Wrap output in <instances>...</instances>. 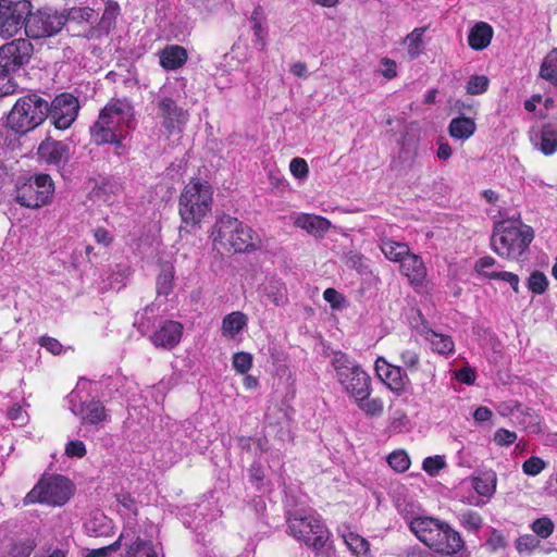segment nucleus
<instances>
[{"instance_id": "nucleus-4", "label": "nucleus", "mask_w": 557, "mask_h": 557, "mask_svg": "<svg viewBox=\"0 0 557 557\" xmlns=\"http://www.w3.org/2000/svg\"><path fill=\"white\" fill-rule=\"evenodd\" d=\"M409 528L420 542L437 554L451 556L465 546L460 533L437 519L416 517L410 520Z\"/></svg>"}, {"instance_id": "nucleus-21", "label": "nucleus", "mask_w": 557, "mask_h": 557, "mask_svg": "<svg viewBox=\"0 0 557 557\" xmlns=\"http://www.w3.org/2000/svg\"><path fill=\"white\" fill-rule=\"evenodd\" d=\"M290 220L296 227L305 230L308 234L320 238L323 237L332 226L331 221L326 218L311 213H294Z\"/></svg>"}, {"instance_id": "nucleus-18", "label": "nucleus", "mask_w": 557, "mask_h": 557, "mask_svg": "<svg viewBox=\"0 0 557 557\" xmlns=\"http://www.w3.org/2000/svg\"><path fill=\"white\" fill-rule=\"evenodd\" d=\"M377 376L394 392L405 391L408 376L399 366H393L385 358L379 357L374 366Z\"/></svg>"}, {"instance_id": "nucleus-32", "label": "nucleus", "mask_w": 557, "mask_h": 557, "mask_svg": "<svg viewBox=\"0 0 557 557\" xmlns=\"http://www.w3.org/2000/svg\"><path fill=\"white\" fill-rule=\"evenodd\" d=\"M380 247L384 256L394 262H400L410 252L407 244L389 238H383Z\"/></svg>"}, {"instance_id": "nucleus-42", "label": "nucleus", "mask_w": 557, "mask_h": 557, "mask_svg": "<svg viewBox=\"0 0 557 557\" xmlns=\"http://www.w3.org/2000/svg\"><path fill=\"white\" fill-rule=\"evenodd\" d=\"M531 529L536 536L547 539L553 534L555 524L550 518L544 516L534 520L531 524Z\"/></svg>"}, {"instance_id": "nucleus-43", "label": "nucleus", "mask_w": 557, "mask_h": 557, "mask_svg": "<svg viewBox=\"0 0 557 557\" xmlns=\"http://www.w3.org/2000/svg\"><path fill=\"white\" fill-rule=\"evenodd\" d=\"M65 12V18L67 21L74 22H90L94 20L96 13L95 10L89 7L78 8L74 7L69 9Z\"/></svg>"}, {"instance_id": "nucleus-28", "label": "nucleus", "mask_w": 557, "mask_h": 557, "mask_svg": "<svg viewBox=\"0 0 557 557\" xmlns=\"http://www.w3.org/2000/svg\"><path fill=\"white\" fill-rule=\"evenodd\" d=\"M476 131V124L473 119L465 115L453 119L448 125L450 137L465 141L469 139Z\"/></svg>"}, {"instance_id": "nucleus-48", "label": "nucleus", "mask_w": 557, "mask_h": 557, "mask_svg": "<svg viewBox=\"0 0 557 557\" xmlns=\"http://www.w3.org/2000/svg\"><path fill=\"white\" fill-rule=\"evenodd\" d=\"M86 445L81 440H71L65 444L64 455L69 458L82 459L86 456Z\"/></svg>"}, {"instance_id": "nucleus-29", "label": "nucleus", "mask_w": 557, "mask_h": 557, "mask_svg": "<svg viewBox=\"0 0 557 557\" xmlns=\"http://www.w3.org/2000/svg\"><path fill=\"white\" fill-rule=\"evenodd\" d=\"M85 530L91 536H108L112 530V520L100 511L94 512L85 523Z\"/></svg>"}, {"instance_id": "nucleus-19", "label": "nucleus", "mask_w": 557, "mask_h": 557, "mask_svg": "<svg viewBox=\"0 0 557 557\" xmlns=\"http://www.w3.org/2000/svg\"><path fill=\"white\" fill-rule=\"evenodd\" d=\"M182 333V324L169 320L164 321L159 329L150 335V341L156 347L172 349L180 343Z\"/></svg>"}, {"instance_id": "nucleus-35", "label": "nucleus", "mask_w": 557, "mask_h": 557, "mask_svg": "<svg viewBox=\"0 0 557 557\" xmlns=\"http://www.w3.org/2000/svg\"><path fill=\"white\" fill-rule=\"evenodd\" d=\"M540 76L557 86V48H554L543 60Z\"/></svg>"}, {"instance_id": "nucleus-2", "label": "nucleus", "mask_w": 557, "mask_h": 557, "mask_svg": "<svg viewBox=\"0 0 557 557\" xmlns=\"http://www.w3.org/2000/svg\"><path fill=\"white\" fill-rule=\"evenodd\" d=\"M533 239V228L520 219H503L494 223L490 245L502 259L522 261Z\"/></svg>"}, {"instance_id": "nucleus-25", "label": "nucleus", "mask_w": 557, "mask_h": 557, "mask_svg": "<svg viewBox=\"0 0 557 557\" xmlns=\"http://www.w3.org/2000/svg\"><path fill=\"white\" fill-rule=\"evenodd\" d=\"M509 414L511 421L521 429L529 433L540 432L539 417L532 409L524 407L521 404H516L510 408Z\"/></svg>"}, {"instance_id": "nucleus-30", "label": "nucleus", "mask_w": 557, "mask_h": 557, "mask_svg": "<svg viewBox=\"0 0 557 557\" xmlns=\"http://www.w3.org/2000/svg\"><path fill=\"white\" fill-rule=\"evenodd\" d=\"M247 315L240 311H234L225 315L222 320V334L224 336H236L246 325Z\"/></svg>"}, {"instance_id": "nucleus-39", "label": "nucleus", "mask_w": 557, "mask_h": 557, "mask_svg": "<svg viewBox=\"0 0 557 557\" xmlns=\"http://www.w3.org/2000/svg\"><path fill=\"white\" fill-rule=\"evenodd\" d=\"M174 282V268L172 264H165L162 267L157 277V292L159 295L168 296Z\"/></svg>"}, {"instance_id": "nucleus-47", "label": "nucleus", "mask_w": 557, "mask_h": 557, "mask_svg": "<svg viewBox=\"0 0 557 557\" xmlns=\"http://www.w3.org/2000/svg\"><path fill=\"white\" fill-rule=\"evenodd\" d=\"M36 547V543L32 539L21 540L13 544L10 555L11 557H29Z\"/></svg>"}, {"instance_id": "nucleus-44", "label": "nucleus", "mask_w": 557, "mask_h": 557, "mask_svg": "<svg viewBox=\"0 0 557 557\" xmlns=\"http://www.w3.org/2000/svg\"><path fill=\"white\" fill-rule=\"evenodd\" d=\"M387 462L397 472H405L410 467V458L405 450H395L389 454Z\"/></svg>"}, {"instance_id": "nucleus-9", "label": "nucleus", "mask_w": 557, "mask_h": 557, "mask_svg": "<svg viewBox=\"0 0 557 557\" xmlns=\"http://www.w3.org/2000/svg\"><path fill=\"white\" fill-rule=\"evenodd\" d=\"M91 382L81 379L76 387L69 394V409L81 420L82 425H90L99 430L108 422L110 414L101 400L97 398L85 399L83 393L88 391Z\"/></svg>"}, {"instance_id": "nucleus-12", "label": "nucleus", "mask_w": 557, "mask_h": 557, "mask_svg": "<svg viewBox=\"0 0 557 557\" xmlns=\"http://www.w3.org/2000/svg\"><path fill=\"white\" fill-rule=\"evenodd\" d=\"M66 24L65 12L52 8H41L29 13L24 30L28 38L41 39L58 34Z\"/></svg>"}, {"instance_id": "nucleus-37", "label": "nucleus", "mask_w": 557, "mask_h": 557, "mask_svg": "<svg viewBox=\"0 0 557 557\" xmlns=\"http://www.w3.org/2000/svg\"><path fill=\"white\" fill-rule=\"evenodd\" d=\"M457 518L461 527L468 532L479 533L483 527L482 516L474 510H462L458 513Z\"/></svg>"}, {"instance_id": "nucleus-34", "label": "nucleus", "mask_w": 557, "mask_h": 557, "mask_svg": "<svg viewBox=\"0 0 557 557\" xmlns=\"http://www.w3.org/2000/svg\"><path fill=\"white\" fill-rule=\"evenodd\" d=\"M498 262L491 256H484L479 258L474 263V271L482 277L488 280L498 278L500 270Z\"/></svg>"}, {"instance_id": "nucleus-46", "label": "nucleus", "mask_w": 557, "mask_h": 557, "mask_svg": "<svg viewBox=\"0 0 557 557\" xmlns=\"http://www.w3.org/2000/svg\"><path fill=\"white\" fill-rule=\"evenodd\" d=\"M232 364L239 374H246L252 367V356L245 351L236 352L233 356Z\"/></svg>"}, {"instance_id": "nucleus-15", "label": "nucleus", "mask_w": 557, "mask_h": 557, "mask_svg": "<svg viewBox=\"0 0 557 557\" xmlns=\"http://www.w3.org/2000/svg\"><path fill=\"white\" fill-rule=\"evenodd\" d=\"M48 117L58 129H67L76 120L79 111V102L72 94L63 92L48 102Z\"/></svg>"}, {"instance_id": "nucleus-13", "label": "nucleus", "mask_w": 557, "mask_h": 557, "mask_svg": "<svg viewBox=\"0 0 557 557\" xmlns=\"http://www.w3.org/2000/svg\"><path fill=\"white\" fill-rule=\"evenodd\" d=\"M32 3L28 0H0V37L9 39L24 27Z\"/></svg>"}, {"instance_id": "nucleus-20", "label": "nucleus", "mask_w": 557, "mask_h": 557, "mask_svg": "<svg viewBox=\"0 0 557 557\" xmlns=\"http://www.w3.org/2000/svg\"><path fill=\"white\" fill-rule=\"evenodd\" d=\"M120 541H124L127 557H158V554L150 541L141 540L135 528H127L120 534Z\"/></svg>"}, {"instance_id": "nucleus-45", "label": "nucleus", "mask_w": 557, "mask_h": 557, "mask_svg": "<svg viewBox=\"0 0 557 557\" xmlns=\"http://www.w3.org/2000/svg\"><path fill=\"white\" fill-rule=\"evenodd\" d=\"M488 84L485 75H473L469 78L466 89L469 95H481L487 90Z\"/></svg>"}, {"instance_id": "nucleus-14", "label": "nucleus", "mask_w": 557, "mask_h": 557, "mask_svg": "<svg viewBox=\"0 0 557 557\" xmlns=\"http://www.w3.org/2000/svg\"><path fill=\"white\" fill-rule=\"evenodd\" d=\"M33 46L27 39L18 38L0 47V73L10 79V75L28 63Z\"/></svg>"}, {"instance_id": "nucleus-53", "label": "nucleus", "mask_w": 557, "mask_h": 557, "mask_svg": "<svg viewBox=\"0 0 557 557\" xmlns=\"http://www.w3.org/2000/svg\"><path fill=\"white\" fill-rule=\"evenodd\" d=\"M8 417L18 426L25 425L28 421V414L20 404H14L8 409Z\"/></svg>"}, {"instance_id": "nucleus-59", "label": "nucleus", "mask_w": 557, "mask_h": 557, "mask_svg": "<svg viewBox=\"0 0 557 557\" xmlns=\"http://www.w3.org/2000/svg\"><path fill=\"white\" fill-rule=\"evenodd\" d=\"M381 74L387 78V79H392L394 77L397 76V65H396V62L392 59H388V58H383L381 60Z\"/></svg>"}, {"instance_id": "nucleus-11", "label": "nucleus", "mask_w": 557, "mask_h": 557, "mask_svg": "<svg viewBox=\"0 0 557 557\" xmlns=\"http://www.w3.org/2000/svg\"><path fill=\"white\" fill-rule=\"evenodd\" d=\"M53 193V183L48 174H38L25 181H18L14 190V200L22 207L38 209L48 203Z\"/></svg>"}, {"instance_id": "nucleus-16", "label": "nucleus", "mask_w": 557, "mask_h": 557, "mask_svg": "<svg viewBox=\"0 0 557 557\" xmlns=\"http://www.w3.org/2000/svg\"><path fill=\"white\" fill-rule=\"evenodd\" d=\"M158 109L162 119V127L168 135L178 134L188 122L189 113L178 107L170 97H162L158 100Z\"/></svg>"}, {"instance_id": "nucleus-40", "label": "nucleus", "mask_w": 557, "mask_h": 557, "mask_svg": "<svg viewBox=\"0 0 557 557\" xmlns=\"http://www.w3.org/2000/svg\"><path fill=\"white\" fill-rule=\"evenodd\" d=\"M358 408L367 416L379 417L384 410V401L380 397L363 398L362 400H355Z\"/></svg>"}, {"instance_id": "nucleus-31", "label": "nucleus", "mask_w": 557, "mask_h": 557, "mask_svg": "<svg viewBox=\"0 0 557 557\" xmlns=\"http://www.w3.org/2000/svg\"><path fill=\"white\" fill-rule=\"evenodd\" d=\"M342 537L348 549L356 557H371L370 544L366 539L351 531L344 532Z\"/></svg>"}, {"instance_id": "nucleus-7", "label": "nucleus", "mask_w": 557, "mask_h": 557, "mask_svg": "<svg viewBox=\"0 0 557 557\" xmlns=\"http://www.w3.org/2000/svg\"><path fill=\"white\" fill-rule=\"evenodd\" d=\"M331 364L338 383L348 396L355 400H362L371 395V377L356 360L342 351H334Z\"/></svg>"}, {"instance_id": "nucleus-58", "label": "nucleus", "mask_w": 557, "mask_h": 557, "mask_svg": "<svg viewBox=\"0 0 557 557\" xmlns=\"http://www.w3.org/2000/svg\"><path fill=\"white\" fill-rule=\"evenodd\" d=\"M258 14H259L258 9H256L252 12L250 21L252 23V30H253L255 37L258 41H260L262 44V48H263L265 46L264 38L267 35V32H265V28L263 27L262 23L260 22Z\"/></svg>"}, {"instance_id": "nucleus-41", "label": "nucleus", "mask_w": 557, "mask_h": 557, "mask_svg": "<svg viewBox=\"0 0 557 557\" xmlns=\"http://www.w3.org/2000/svg\"><path fill=\"white\" fill-rule=\"evenodd\" d=\"M425 32V28H414L409 35L406 36L405 42L408 46L409 55L414 59L422 52L423 49V40L422 36Z\"/></svg>"}, {"instance_id": "nucleus-23", "label": "nucleus", "mask_w": 557, "mask_h": 557, "mask_svg": "<svg viewBox=\"0 0 557 557\" xmlns=\"http://www.w3.org/2000/svg\"><path fill=\"white\" fill-rule=\"evenodd\" d=\"M119 14L120 5L114 1H108L98 25L96 27H91L86 33L85 37L92 39L108 35L110 30L115 26Z\"/></svg>"}, {"instance_id": "nucleus-6", "label": "nucleus", "mask_w": 557, "mask_h": 557, "mask_svg": "<svg viewBox=\"0 0 557 557\" xmlns=\"http://www.w3.org/2000/svg\"><path fill=\"white\" fill-rule=\"evenodd\" d=\"M213 202L211 185L201 180H191L183 188L178 198V213L186 226H199L210 213Z\"/></svg>"}, {"instance_id": "nucleus-1", "label": "nucleus", "mask_w": 557, "mask_h": 557, "mask_svg": "<svg viewBox=\"0 0 557 557\" xmlns=\"http://www.w3.org/2000/svg\"><path fill=\"white\" fill-rule=\"evenodd\" d=\"M136 125L135 109L127 98H112L99 112L90 126V137L96 145L111 144L124 148L126 129Z\"/></svg>"}, {"instance_id": "nucleus-52", "label": "nucleus", "mask_w": 557, "mask_h": 557, "mask_svg": "<svg viewBox=\"0 0 557 557\" xmlns=\"http://www.w3.org/2000/svg\"><path fill=\"white\" fill-rule=\"evenodd\" d=\"M545 468V462L540 457H530L527 459L522 465V470L528 475H537L541 473Z\"/></svg>"}, {"instance_id": "nucleus-10", "label": "nucleus", "mask_w": 557, "mask_h": 557, "mask_svg": "<svg viewBox=\"0 0 557 557\" xmlns=\"http://www.w3.org/2000/svg\"><path fill=\"white\" fill-rule=\"evenodd\" d=\"M74 485L60 474L44 475L24 497V504L42 503L51 506L64 505L73 495Z\"/></svg>"}, {"instance_id": "nucleus-57", "label": "nucleus", "mask_w": 557, "mask_h": 557, "mask_svg": "<svg viewBox=\"0 0 557 557\" xmlns=\"http://www.w3.org/2000/svg\"><path fill=\"white\" fill-rule=\"evenodd\" d=\"M507 545L505 536L502 532L493 529L488 539L486 540V546L492 550L496 552L498 549L505 548Z\"/></svg>"}, {"instance_id": "nucleus-54", "label": "nucleus", "mask_w": 557, "mask_h": 557, "mask_svg": "<svg viewBox=\"0 0 557 557\" xmlns=\"http://www.w3.org/2000/svg\"><path fill=\"white\" fill-rule=\"evenodd\" d=\"M517 440V434L507 429L500 428L494 433L493 441L498 446H509Z\"/></svg>"}, {"instance_id": "nucleus-60", "label": "nucleus", "mask_w": 557, "mask_h": 557, "mask_svg": "<svg viewBox=\"0 0 557 557\" xmlns=\"http://www.w3.org/2000/svg\"><path fill=\"white\" fill-rule=\"evenodd\" d=\"M122 543L124 544V541H120L119 537L114 543L108 546L90 550L85 557H108V554L119 549Z\"/></svg>"}, {"instance_id": "nucleus-17", "label": "nucleus", "mask_w": 557, "mask_h": 557, "mask_svg": "<svg viewBox=\"0 0 557 557\" xmlns=\"http://www.w3.org/2000/svg\"><path fill=\"white\" fill-rule=\"evenodd\" d=\"M37 154L41 162L61 168L70 159V147L64 141L46 138L40 143Z\"/></svg>"}, {"instance_id": "nucleus-61", "label": "nucleus", "mask_w": 557, "mask_h": 557, "mask_svg": "<svg viewBox=\"0 0 557 557\" xmlns=\"http://www.w3.org/2000/svg\"><path fill=\"white\" fill-rule=\"evenodd\" d=\"M39 344L53 355H59L62 351V345L55 338L44 336L40 338Z\"/></svg>"}, {"instance_id": "nucleus-56", "label": "nucleus", "mask_w": 557, "mask_h": 557, "mask_svg": "<svg viewBox=\"0 0 557 557\" xmlns=\"http://www.w3.org/2000/svg\"><path fill=\"white\" fill-rule=\"evenodd\" d=\"M290 173L297 178H304L308 175L309 168L305 159L294 158L289 163Z\"/></svg>"}, {"instance_id": "nucleus-22", "label": "nucleus", "mask_w": 557, "mask_h": 557, "mask_svg": "<svg viewBox=\"0 0 557 557\" xmlns=\"http://www.w3.org/2000/svg\"><path fill=\"white\" fill-rule=\"evenodd\" d=\"M531 141L543 154H554L557 151V122L544 124L540 133L531 135Z\"/></svg>"}, {"instance_id": "nucleus-27", "label": "nucleus", "mask_w": 557, "mask_h": 557, "mask_svg": "<svg viewBox=\"0 0 557 557\" xmlns=\"http://www.w3.org/2000/svg\"><path fill=\"white\" fill-rule=\"evenodd\" d=\"M493 28L485 22L476 23L468 35V44L474 50L485 49L492 40Z\"/></svg>"}, {"instance_id": "nucleus-64", "label": "nucleus", "mask_w": 557, "mask_h": 557, "mask_svg": "<svg viewBox=\"0 0 557 557\" xmlns=\"http://www.w3.org/2000/svg\"><path fill=\"white\" fill-rule=\"evenodd\" d=\"M94 238L98 244H101L104 246L110 245L113 240L112 235L109 233V231H107L103 227H98L95 230Z\"/></svg>"}, {"instance_id": "nucleus-3", "label": "nucleus", "mask_w": 557, "mask_h": 557, "mask_svg": "<svg viewBox=\"0 0 557 557\" xmlns=\"http://www.w3.org/2000/svg\"><path fill=\"white\" fill-rule=\"evenodd\" d=\"M287 534L312 550L323 552L330 541V531L322 517L311 508L286 510Z\"/></svg>"}, {"instance_id": "nucleus-33", "label": "nucleus", "mask_w": 557, "mask_h": 557, "mask_svg": "<svg viewBox=\"0 0 557 557\" xmlns=\"http://www.w3.org/2000/svg\"><path fill=\"white\" fill-rule=\"evenodd\" d=\"M432 349L440 355L451 354L455 349V344L450 336L429 331L425 337Z\"/></svg>"}, {"instance_id": "nucleus-24", "label": "nucleus", "mask_w": 557, "mask_h": 557, "mask_svg": "<svg viewBox=\"0 0 557 557\" xmlns=\"http://www.w3.org/2000/svg\"><path fill=\"white\" fill-rule=\"evenodd\" d=\"M401 273L412 285H421L426 276V268L419 255L409 252L400 261Z\"/></svg>"}, {"instance_id": "nucleus-50", "label": "nucleus", "mask_w": 557, "mask_h": 557, "mask_svg": "<svg viewBox=\"0 0 557 557\" xmlns=\"http://www.w3.org/2000/svg\"><path fill=\"white\" fill-rule=\"evenodd\" d=\"M446 462L442 456L426 457L422 462V469L430 475L435 476L438 472L445 468Z\"/></svg>"}, {"instance_id": "nucleus-63", "label": "nucleus", "mask_w": 557, "mask_h": 557, "mask_svg": "<svg viewBox=\"0 0 557 557\" xmlns=\"http://www.w3.org/2000/svg\"><path fill=\"white\" fill-rule=\"evenodd\" d=\"M456 379L463 384L471 385L475 381V373L470 368H462L457 371Z\"/></svg>"}, {"instance_id": "nucleus-62", "label": "nucleus", "mask_w": 557, "mask_h": 557, "mask_svg": "<svg viewBox=\"0 0 557 557\" xmlns=\"http://www.w3.org/2000/svg\"><path fill=\"white\" fill-rule=\"evenodd\" d=\"M323 298L327 301L333 308H339L343 301V297L341 294L334 288H326L323 293Z\"/></svg>"}, {"instance_id": "nucleus-51", "label": "nucleus", "mask_w": 557, "mask_h": 557, "mask_svg": "<svg viewBox=\"0 0 557 557\" xmlns=\"http://www.w3.org/2000/svg\"><path fill=\"white\" fill-rule=\"evenodd\" d=\"M400 360L403 364L411 372H416L420 364V355L414 349H404L400 352Z\"/></svg>"}, {"instance_id": "nucleus-55", "label": "nucleus", "mask_w": 557, "mask_h": 557, "mask_svg": "<svg viewBox=\"0 0 557 557\" xmlns=\"http://www.w3.org/2000/svg\"><path fill=\"white\" fill-rule=\"evenodd\" d=\"M540 546V540L531 534L522 535L517 541V549L520 553H531L533 549Z\"/></svg>"}, {"instance_id": "nucleus-49", "label": "nucleus", "mask_w": 557, "mask_h": 557, "mask_svg": "<svg viewBox=\"0 0 557 557\" xmlns=\"http://www.w3.org/2000/svg\"><path fill=\"white\" fill-rule=\"evenodd\" d=\"M528 286L533 293L543 294L548 286L547 277L544 273L534 271L529 277Z\"/></svg>"}, {"instance_id": "nucleus-8", "label": "nucleus", "mask_w": 557, "mask_h": 557, "mask_svg": "<svg viewBox=\"0 0 557 557\" xmlns=\"http://www.w3.org/2000/svg\"><path fill=\"white\" fill-rule=\"evenodd\" d=\"M48 101L38 94H27L18 98L8 114V126L16 134L24 135L48 117Z\"/></svg>"}, {"instance_id": "nucleus-36", "label": "nucleus", "mask_w": 557, "mask_h": 557, "mask_svg": "<svg viewBox=\"0 0 557 557\" xmlns=\"http://www.w3.org/2000/svg\"><path fill=\"white\" fill-rule=\"evenodd\" d=\"M472 486L474 491L485 497H491L496 490V474L494 472L484 473L473 479Z\"/></svg>"}, {"instance_id": "nucleus-26", "label": "nucleus", "mask_w": 557, "mask_h": 557, "mask_svg": "<svg viewBox=\"0 0 557 557\" xmlns=\"http://www.w3.org/2000/svg\"><path fill=\"white\" fill-rule=\"evenodd\" d=\"M187 61L186 50L177 45L166 46L160 52V65L166 71L182 67Z\"/></svg>"}, {"instance_id": "nucleus-38", "label": "nucleus", "mask_w": 557, "mask_h": 557, "mask_svg": "<svg viewBox=\"0 0 557 557\" xmlns=\"http://www.w3.org/2000/svg\"><path fill=\"white\" fill-rule=\"evenodd\" d=\"M264 294L275 306H284L287 302L286 287L281 281H271L264 287Z\"/></svg>"}, {"instance_id": "nucleus-5", "label": "nucleus", "mask_w": 557, "mask_h": 557, "mask_svg": "<svg viewBox=\"0 0 557 557\" xmlns=\"http://www.w3.org/2000/svg\"><path fill=\"white\" fill-rule=\"evenodd\" d=\"M215 248L235 252H252L261 248V238L248 225L228 214L221 215L210 235Z\"/></svg>"}]
</instances>
